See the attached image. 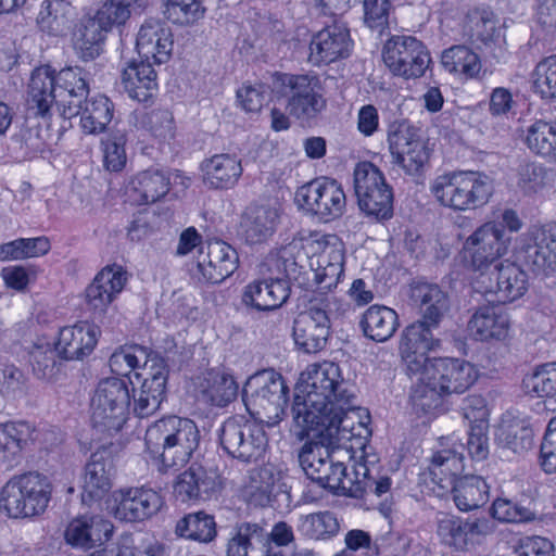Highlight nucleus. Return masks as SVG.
I'll return each instance as SVG.
<instances>
[{"label": "nucleus", "mask_w": 556, "mask_h": 556, "mask_svg": "<svg viewBox=\"0 0 556 556\" xmlns=\"http://www.w3.org/2000/svg\"><path fill=\"white\" fill-rule=\"evenodd\" d=\"M523 383L539 397H555L556 363H546L538 366L533 374L523 380Z\"/></svg>", "instance_id": "obj_59"}, {"label": "nucleus", "mask_w": 556, "mask_h": 556, "mask_svg": "<svg viewBox=\"0 0 556 556\" xmlns=\"http://www.w3.org/2000/svg\"><path fill=\"white\" fill-rule=\"evenodd\" d=\"M53 84L58 94V112L64 119L75 117L76 108L89 94L88 73L80 66H68L56 72L53 68Z\"/></svg>", "instance_id": "obj_21"}, {"label": "nucleus", "mask_w": 556, "mask_h": 556, "mask_svg": "<svg viewBox=\"0 0 556 556\" xmlns=\"http://www.w3.org/2000/svg\"><path fill=\"white\" fill-rule=\"evenodd\" d=\"M65 8L66 4L63 0L47 1L37 18L40 29L49 35H61L68 24V18L64 13Z\"/></svg>", "instance_id": "obj_61"}, {"label": "nucleus", "mask_w": 556, "mask_h": 556, "mask_svg": "<svg viewBox=\"0 0 556 556\" xmlns=\"http://www.w3.org/2000/svg\"><path fill=\"white\" fill-rule=\"evenodd\" d=\"M116 519L140 522L154 516L163 506L161 494L147 486L122 489L115 493Z\"/></svg>", "instance_id": "obj_22"}, {"label": "nucleus", "mask_w": 556, "mask_h": 556, "mask_svg": "<svg viewBox=\"0 0 556 556\" xmlns=\"http://www.w3.org/2000/svg\"><path fill=\"white\" fill-rule=\"evenodd\" d=\"M126 136L116 130L102 140L103 163L106 169L119 172L126 164L125 151Z\"/></svg>", "instance_id": "obj_62"}, {"label": "nucleus", "mask_w": 556, "mask_h": 556, "mask_svg": "<svg viewBox=\"0 0 556 556\" xmlns=\"http://www.w3.org/2000/svg\"><path fill=\"white\" fill-rule=\"evenodd\" d=\"M174 490L182 502L191 500L208 501L218 495L220 481L215 472L192 464L179 475Z\"/></svg>", "instance_id": "obj_32"}, {"label": "nucleus", "mask_w": 556, "mask_h": 556, "mask_svg": "<svg viewBox=\"0 0 556 556\" xmlns=\"http://www.w3.org/2000/svg\"><path fill=\"white\" fill-rule=\"evenodd\" d=\"M552 176L543 164L526 162L518 167L517 185L525 194H533L545 188L552 181Z\"/></svg>", "instance_id": "obj_57"}, {"label": "nucleus", "mask_w": 556, "mask_h": 556, "mask_svg": "<svg viewBox=\"0 0 556 556\" xmlns=\"http://www.w3.org/2000/svg\"><path fill=\"white\" fill-rule=\"evenodd\" d=\"M271 91L288 98L287 110L299 119H311L326 108L318 76L309 74H270Z\"/></svg>", "instance_id": "obj_8"}, {"label": "nucleus", "mask_w": 556, "mask_h": 556, "mask_svg": "<svg viewBox=\"0 0 556 556\" xmlns=\"http://www.w3.org/2000/svg\"><path fill=\"white\" fill-rule=\"evenodd\" d=\"M165 17L177 25H191L202 18L205 8L200 0H163Z\"/></svg>", "instance_id": "obj_55"}, {"label": "nucleus", "mask_w": 556, "mask_h": 556, "mask_svg": "<svg viewBox=\"0 0 556 556\" xmlns=\"http://www.w3.org/2000/svg\"><path fill=\"white\" fill-rule=\"evenodd\" d=\"M113 525L101 516H80L73 519L65 530V540L75 547L92 548L110 540Z\"/></svg>", "instance_id": "obj_37"}, {"label": "nucleus", "mask_w": 556, "mask_h": 556, "mask_svg": "<svg viewBox=\"0 0 556 556\" xmlns=\"http://www.w3.org/2000/svg\"><path fill=\"white\" fill-rule=\"evenodd\" d=\"M156 364L150 365L149 376L143 379L138 391L132 388L134 413L144 418L156 413L167 396L168 366L165 357H155Z\"/></svg>", "instance_id": "obj_23"}, {"label": "nucleus", "mask_w": 556, "mask_h": 556, "mask_svg": "<svg viewBox=\"0 0 556 556\" xmlns=\"http://www.w3.org/2000/svg\"><path fill=\"white\" fill-rule=\"evenodd\" d=\"M492 516L502 522H529L535 519V514L528 507L509 500L497 498L492 505Z\"/></svg>", "instance_id": "obj_63"}, {"label": "nucleus", "mask_w": 556, "mask_h": 556, "mask_svg": "<svg viewBox=\"0 0 556 556\" xmlns=\"http://www.w3.org/2000/svg\"><path fill=\"white\" fill-rule=\"evenodd\" d=\"M525 143L528 149L542 157H556V119H536L527 127Z\"/></svg>", "instance_id": "obj_50"}, {"label": "nucleus", "mask_w": 556, "mask_h": 556, "mask_svg": "<svg viewBox=\"0 0 556 556\" xmlns=\"http://www.w3.org/2000/svg\"><path fill=\"white\" fill-rule=\"evenodd\" d=\"M450 448H441L432 456L430 471L433 480L445 488V481L452 486L456 507L462 511H469L484 505L489 500V486L482 477L473 475L460 476L464 471V445L453 438Z\"/></svg>", "instance_id": "obj_2"}, {"label": "nucleus", "mask_w": 556, "mask_h": 556, "mask_svg": "<svg viewBox=\"0 0 556 556\" xmlns=\"http://www.w3.org/2000/svg\"><path fill=\"white\" fill-rule=\"evenodd\" d=\"M354 190L362 212L377 220L393 216V191L382 172L370 162H361L354 169Z\"/></svg>", "instance_id": "obj_9"}, {"label": "nucleus", "mask_w": 556, "mask_h": 556, "mask_svg": "<svg viewBox=\"0 0 556 556\" xmlns=\"http://www.w3.org/2000/svg\"><path fill=\"white\" fill-rule=\"evenodd\" d=\"M435 526L438 540L451 556L469 553L475 547L476 536L490 532L485 519L462 518L446 513L437 515Z\"/></svg>", "instance_id": "obj_15"}, {"label": "nucleus", "mask_w": 556, "mask_h": 556, "mask_svg": "<svg viewBox=\"0 0 556 556\" xmlns=\"http://www.w3.org/2000/svg\"><path fill=\"white\" fill-rule=\"evenodd\" d=\"M468 329L476 340H503L509 330V318L504 309L491 305L480 306L471 316Z\"/></svg>", "instance_id": "obj_38"}, {"label": "nucleus", "mask_w": 556, "mask_h": 556, "mask_svg": "<svg viewBox=\"0 0 556 556\" xmlns=\"http://www.w3.org/2000/svg\"><path fill=\"white\" fill-rule=\"evenodd\" d=\"M476 289L491 295L489 303H507L521 298L528 289L526 273L516 264L500 262L493 269L479 274Z\"/></svg>", "instance_id": "obj_16"}, {"label": "nucleus", "mask_w": 556, "mask_h": 556, "mask_svg": "<svg viewBox=\"0 0 556 556\" xmlns=\"http://www.w3.org/2000/svg\"><path fill=\"white\" fill-rule=\"evenodd\" d=\"M129 379L109 377L102 379L91 397V425L102 435H113L125 425L131 395Z\"/></svg>", "instance_id": "obj_5"}, {"label": "nucleus", "mask_w": 556, "mask_h": 556, "mask_svg": "<svg viewBox=\"0 0 556 556\" xmlns=\"http://www.w3.org/2000/svg\"><path fill=\"white\" fill-rule=\"evenodd\" d=\"M218 439L222 448L242 463L257 462L268 445L264 422L240 415L229 417L223 422Z\"/></svg>", "instance_id": "obj_7"}, {"label": "nucleus", "mask_w": 556, "mask_h": 556, "mask_svg": "<svg viewBox=\"0 0 556 556\" xmlns=\"http://www.w3.org/2000/svg\"><path fill=\"white\" fill-rule=\"evenodd\" d=\"M52 484L37 471L12 477L0 493V507L14 519L42 515L51 501Z\"/></svg>", "instance_id": "obj_4"}, {"label": "nucleus", "mask_w": 556, "mask_h": 556, "mask_svg": "<svg viewBox=\"0 0 556 556\" xmlns=\"http://www.w3.org/2000/svg\"><path fill=\"white\" fill-rule=\"evenodd\" d=\"M115 475L114 458L108 448L92 453L84 470L81 500L90 505L103 498L112 488Z\"/></svg>", "instance_id": "obj_25"}, {"label": "nucleus", "mask_w": 556, "mask_h": 556, "mask_svg": "<svg viewBox=\"0 0 556 556\" xmlns=\"http://www.w3.org/2000/svg\"><path fill=\"white\" fill-rule=\"evenodd\" d=\"M438 326H429L424 320L408 325L402 332L400 352L409 376L417 375L432 361L428 353L439 345L432 330Z\"/></svg>", "instance_id": "obj_20"}, {"label": "nucleus", "mask_w": 556, "mask_h": 556, "mask_svg": "<svg viewBox=\"0 0 556 556\" xmlns=\"http://www.w3.org/2000/svg\"><path fill=\"white\" fill-rule=\"evenodd\" d=\"M300 208L328 223L341 217L345 211L346 197L336 179L321 177L301 186L295 192Z\"/></svg>", "instance_id": "obj_10"}, {"label": "nucleus", "mask_w": 556, "mask_h": 556, "mask_svg": "<svg viewBox=\"0 0 556 556\" xmlns=\"http://www.w3.org/2000/svg\"><path fill=\"white\" fill-rule=\"evenodd\" d=\"M175 533L187 540L210 543L217 535L215 518L203 510L187 514L176 522Z\"/></svg>", "instance_id": "obj_49"}, {"label": "nucleus", "mask_w": 556, "mask_h": 556, "mask_svg": "<svg viewBox=\"0 0 556 556\" xmlns=\"http://www.w3.org/2000/svg\"><path fill=\"white\" fill-rule=\"evenodd\" d=\"M150 0H106L93 16L106 29L124 25L132 13H141Z\"/></svg>", "instance_id": "obj_53"}, {"label": "nucleus", "mask_w": 556, "mask_h": 556, "mask_svg": "<svg viewBox=\"0 0 556 556\" xmlns=\"http://www.w3.org/2000/svg\"><path fill=\"white\" fill-rule=\"evenodd\" d=\"M351 47L352 39L346 23L341 18H334L331 24H326L323 29L313 35L308 62L320 66L348 58Z\"/></svg>", "instance_id": "obj_19"}, {"label": "nucleus", "mask_w": 556, "mask_h": 556, "mask_svg": "<svg viewBox=\"0 0 556 556\" xmlns=\"http://www.w3.org/2000/svg\"><path fill=\"white\" fill-rule=\"evenodd\" d=\"M12 149L23 159H31L43 152L48 147V138L45 137L38 126H25L11 138Z\"/></svg>", "instance_id": "obj_56"}, {"label": "nucleus", "mask_w": 556, "mask_h": 556, "mask_svg": "<svg viewBox=\"0 0 556 556\" xmlns=\"http://www.w3.org/2000/svg\"><path fill=\"white\" fill-rule=\"evenodd\" d=\"M239 266V255L235 248L223 240L208 241L201 245L198 269L210 283H220L230 277Z\"/></svg>", "instance_id": "obj_24"}, {"label": "nucleus", "mask_w": 556, "mask_h": 556, "mask_svg": "<svg viewBox=\"0 0 556 556\" xmlns=\"http://www.w3.org/2000/svg\"><path fill=\"white\" fill-rule=\"evenodd\" d=\"M392 164L406 174H419L429 160V151L416 130L406 122L391 124L388 132Z\"/></svg>", "instance_id": "obj_17"}, {"label": "nucleus", "mask_w": 556, "mask_h": 556, "mask_svg": "<svg viewBox=\"0 0 556 556\" xmlns=\"http://www.w3.org/2000/svg\"><path fill=\"white\" fill-rule=\"evenodd\" d=\"M424 374L431 386L446 396L460 394L468 390L477 380L475 366L465 359L439 357L425 367Z\"/></svg>", "instance_id": "obj_18"}, {"label": "nucleus", "mask_w": 556, "mask_h": 556, "mask_svg": "<svg viewBox=\"0 0 556 556\" xmlns=\"http://www.w3.org/2000/svg\"><path fill=\"white\" fill-rule=\"evenodd\" d=\"M409 299L421 316L420 320L429 326H438L448 311L450 301L447 293L437 283L416 281L410 285Z\"/></svg>", "instance_id": "obj_34"}, {"label": "nucleus", "mask_w": 556, "mask_h": 556, "mask_svg": "<svg viewBox=\"0 0 556 556\" xmlns=\"http://www.w3.org/2000/svg\"><path fill=\"white\" fill-rule=\"evenodd\" d=\"M127 273L116 264L104 267L86 289L87 303L93 311L104 312L122 292Z\"/></svg>", "instance_id": "obj_35"}, {"label": "nucleus", "mask_w": 556, "mask_h": 556, "mask_svg": "<svg viewBox=\"0 0 556 556\" xmlns=\"http://www.w3.org/2000/svg\"><path fill=\"white\" fill-rule=\"evenodd\" d=\"M434 198L454 211L475 210L488 203L492 179L479 172H454L438 177L431 186Z\"/></svg>", "instance_id": "obj_6"}, {"label": "nucleus", "mask_w": 556, "mask_h": 556, "mask_svg": "<svg viewBox=\"0 0 556 556\" xmlns=\"http://www.w3.org/2000/svg\"><path fill=\"white\" fill-rule=\"evenodd\" d=\"M136 47L144 60L156 64L166 63L174 47L170 27L157 18L146 20L138 31Z\"/></svg>", "instance_id": "obj_28"}, {"label": "nucleus", "mask_w": 556, "mask_h": 556, "mask_svg": "<svg viewBox=\"0 0 556 556\" xmlns=\"http://www.w3.org/2000/svg\"><path fill=\"white\" fill-rule=\"evenodd\" d=\"M509 241L510 237L501 225L485 223L466 239L463 245L464 261L472 270L486 273L491 266L500 263Z\"/></svg>", "instance_id": "obj_13"}, {"label": "nucleus", "mask_w": 556, "mask_h": 556, "mask_svg": "<svg viewBox=\"0 0 556 556\" xmlns=\"http://www.w3.org/2000/svg\"><path fill=\"white\" fill-rule=\"evenodd\" d=\"M518 258L535 275L548 276L556 271V256L548 251L535 228L528 233Z\"/></svg>", "instance_id": "obj_44"}, {"label": "nucleus", "mask_w": 556, "mask_h": 556, "mask_svg": "<svg viewBox=\"0 0 556 556\" xmlns=\"http://www.w3.org/2000/svg\"><path fill=\"white\" fill-rule=\"evenodd\" d=\"M359 325L365 337L376 342H386L393 337L400 321L393 308L375 304L364 312Z\"/></svg>", "instance_id": "obj_41"}, {"label": "nucleus", "mask_w": 556, "mask_h": 556, "mask_svg": "<svg viewBox=\"0 0 556 556\" xmlns=\"http://www.w3.org/2000/svg\"><path fill=\"white\" fill-rule=\"evenodd\" d=\"M76 116L80 117L79 124L84 134L100 135L109 129L114 117V104L103 94L86 98L85 102L76 108Z\"/></svg>", "instance_id": "obj_40"}, {"label": "nucleus", "mask_w": 556, "mask_h": 556, "mask_svg": "<svg viewBox=\"0 0 556 556\" xmlns=\"http://www.w3.org/2000/svg\"><path fill=\"white\" fill-rule=\"evenodd\" d=\"M288 393L282 376L273 369H265L247 380L242 389V401L252 416L264 410L278 417L287 406Z\"/></svg>", "instance_id": "obj_12"}, {"label": "nucleus", "mask_w": 556, "mask_h": 556, "mask_svg": "<svg viewBox=\"0 0 556 556\" xmlns=\"http://www.w3.org/2000/svg\"><path fill=\"white\" fill-rule=\"evenodd\" d=\"M140 124L152 136L162 141L174 138L175 125L173 114L166 109H154L140 117Z\"/></svg>", "instance_id": "obj_60"}, {"label": "nucleus", "mask_w": 556, "mask_h": 556, "mask_svg": "<svg viewBox=\"0 0 556 556\" xmlns=\"http://www.w3.org/2000/svg\"><path fill=\"white\" fill-rule=\"evenodd\" d=\"M53 68L45 65L31 72L27 90V111L43 119L52 116V108L58 109V94L53 84Z\"/></svg>", "instance_id": "obj_31"}, {"label": "nucleus", "mask_w": 556, "mask_h": 556, "mask_svg": "<svg viewBox=\"0 0 556 556\" xmlns=\"http://www.w3.org/2000/svg\"><path fill=\"white\" fill-rule=\"evenodd\" d=\"M109 31L93 16L83 18L74 34V49L77 56L84 62L97 59L103 51Z\"/></svg>", "instance_id": "obj_43"}, {"label": "nucleus", "mask_w": 556, "mask_h": 556, "mask_svg": "<svg viewBox=\"0 0 556 556\" xmlns=\"http://www.w3.org/2000/svg\"><path fill=\"white\" fill-rule=\"evenodd\" d=\"M355 395L351 386L341 377L334 363L312 365L301 374L295 387L291 412L296 434L313 438L299 453V463L306 477L320 488L337 495L364 498L367 495L382 497L391 494L392 481L382 475L375 464L367 460L353 465L352 472L341 462H333L328 447L324 445L354 438L367 439L368 427L358 421L355 426Z\"/></svg>", "instance_id": "obj_1"}, {"label": "nucleus", "mask_w": 556, "mask_h": 556, "mask_svg": "<svg viewBox=\"0 0 556 556\" xmlns=\"http://www.w3.org/2000/svg\"><path fill=\"white\" fill-rule=\"evenodd\" d=\"M291 294L290 283L282 278L253 280L242 291L241 301L248 308L270 312L287 303Z\"/></svg>", "instance_id": "obj_27"}, {"label": "nucleus", "mask_w": 556, "mask_h": 556, "mask_svg": "<svg viewBox=\"0 0 556 556\" xmlns=\"http://www.w3.org/2000/svg\"><path fill=\"white\" fill-rule=\"evenodd\" d=\"M34 428L26 421L0 424V466L11 465L29 440Z\"/></svg>", "instance_id": "obj_45"}, {"label": "nucleus", "mask_w": 556, "mask_h": 556, "mask_svg": "<svg viewBox=\"0 0 556 556\" xmlns=\"http://www.w3.org/2000/svg\"><path fill=\"white\" fill-rule=\"evenodd\" d=\"M471 37L480 42L479 48L483 53L493 59L495 63H505L507 49L504 31L497 25L494 14L490 11H475L470 15Z\"/></svg>", "instance_id": "obj_30"}, {"label": "nucleus", "mask_w": 556, "mask_h": 556, "mask_svg": "<svg viewBox=\"0 0 556 556\" xmlns=\"http://www.w3.org/2000/svg\"><path fill=\"white\" fill-rule=\"evenodd\" d=\"M154 356L163 357L159 352L143 345H126L119 348L111 355L109 365L113 372L125 376L126 371L138 368L141 363L149 367L156 364Z\"/></svg>", "instance_id": "obj_52"}, {"label": "nucleus", "mask_w": 556, "mask_h": 556, "mask_svg": "<svg viewBox=\"0 0 556 556\" xmlns=\"http://www.w3.org/2000/svg\"><path fill=\"white\" fill-rule=\"evenodd\" d=\"M532 89L542 100L556 99V54L536 64L532 73Z\"/></svg>", "instance_id": "obj_54"}, {"label": "nucleus", "mask_w": 556, "mask_h": 556, "mask_svg": "<svg viewBox=\"0 0 556 556\" xmlns=\"http://www.w3.org/2000/svg\"><path fill=\"white\" fill-rule=\"evenodd\" d=\"M138 204H152L164 198L170 187L169 174L160 168L138 173L130 181Z\"/></svg>", "instance_id": "obj_42"}, {"label": "nucleus", "mask_w": 556, "mask_h": 556, "mask_svg": "<svg viewBox=\"0 0 556 556\" xmlns=\"http://www.w3.org/2000/svg\"><path fill=\"white\" fill-rule=\"evenodd\" d=\"M330 301L328 298H314L308 301L293 321V339L305 353H317L327 345L331 333Z\"/></svg>", "instance_id": "obj_11"}, {"label": "nucleus", "mask_w": 556, "mask_h": 556, "mask_svg": "<svg viewBox=\"0 0 556 556\" xmlns=\"http://www.w3.org/2000/svg\"><path fill=\"white\" fill-rule=\"evenodd\" d=\"M514 549L517 556H555L553 542L540 535L519 539Z\"/></svg>", "instance_id": "obj_64"}, {"label": "nucleus", "mask_w": 556, "mask_h": 556, "mask_svg": "<svg viewBox=\"0 0 556 556\" xmlns=\"http://www.w3.org/2000/svg\"><path fill=\"white\" fill-rule=\"evenodd\" d=\"M226 556H277L270 554L269 534L255 522L237 523L228 539ZM294 556H313L305 552Z\"/></svg>", "instance_id": "obj_29"}, {"label": "nucleus", "mask_w": 556, "mask_h": 556, "mask_svg": "<svg viewBox=\"0 0 556 556\" xmlns=\"http://www.w3.org/2000/svg\"><path fill=\"white\" fill-rule=\"evenodd\" d=\"M441 64L451 74L466 79L478 78L481 72L479 55L465 45H455L442 52Z\"/></svg>", "instance_id": "obj_46"}, {"label": "nucleus", "mask_w": 556, "mask_h": 556, "mask_svg": "<svg viewBox=\"0 0 556 556\" xmlns=\"http://www.w3.org/2000/svg\"><path fill=\"white\" fill-rule=\"evenodd\" d=\"M201 388V396L205 403L225 407L237 397L239 386L230 375L210 372Z\"/></svg>", "instance_id": "obj_51"}, {"label": "nucleus", "mask_w": 556, "mask_h": 556, "mask_svg": "<svg viewBox=\"0 0 556 556\" xmlns=\"http://www.w3.org/2000/svg\"><path fill=\"white\" fill-rule=\"evenodd\" d=\"M200 431L189 418L163 417L146 431V446L164 469L185 466L200 444Z\"/></svg>", "instance_id": "obj_3"}, {"label": "nucleus", "mask_w": 556, "mask_h": 556, "mask_svg": "<svg viewBox=\"0 0 556 556\" xmlns=\"http://www.w3.org/2000/svg\"><path fill=\"white\" fill-rule=\"evenodd\" d=\"M533 430L521 419L503 421L496 430L495 443L503 450L521 454L533 446Z\"/></svg>", "instance_id": "obj_48"}, {"label": "nucleus", "mask_w": 556, "mask_h": 556, "mask_svg": "<svg viewBox=\"0 0 556 556\" xmlns=\"http://www.w3.org/2000/svg\"><path fill=\"white\" fill-rule=\"evenodd\" d=\"M279 210L268 204H251L242 213L238 226V236L247 244L266 242L279 224Z\"/></svg>", "instance_id": "obj_26"}, {"label": "nucleus", "mask_w": 556, "mask_h": 556, "mask_svg": "<svg viewBox=\"0 0 556 556\" xmlns=\"http://www.w3.org/2000/svg\"><path fill=\"white\" fill-rule=\"evenodd\" d=\"M99 333V328L88 321L64 327L59 332L55 351L64 359H81L93 351Z\"/></svg>", "instance_id": "obj_33"}, {"label": "nucleus", "mask_w": 556, "mask_h": 556, "mask_svg": "<svg viewBox=\"0 0 556 556\" xmlns=\"http://www.w3.org/2000/svg\"><path fill=\"white\" fill-rule=\"evenodd\" d=\"M384 64L396 76L405 79L421 77L431 63L422 41L413 36H393L382 51Z\"/></svg>", "instance_id": "obj_14"}, {"label": "nucleus", "mask_w": 556, "mask_h": 556, "mask_svg": "<svg viewBox=\"0 0 556 556\" xmlns=\"http://www.w3.org/2000/svg\"><path fill=\"white\" fill-rule=\"evenodd\" d=\"M122 85L131 99L142 103L151 100L157 90L156 72L151 62H130L122 73Z\"/></svg>", "instance_id": "obj_39"}, {"label": "nucleus", "mask_w": 556, "mask_h": 556, "mask_svg": "<svg viewBox=\"0 0 556 556\" xmlns=\"http://www.w3.org/2000/svg\"><path fill=\"white\" fill-rule=\"evenodd\" d=\"M203 182L213 190H229L243 173L241 159L237 154L219 153L201 163Z\"/></svg>", "instance_id": "obj_36"}, {"label": "nucleus", "mask_w": 556, "mask_h": 556, "mask_svg": "<svg viewBox=\"0 0 556 556\" xmlns=\"http://www.w3.org/2000/svg\"><path fill=\"white\" fill-rule=\"evenodd\" d=\"M296 530L306 539L328 541L338 535L340 522L334 513L323 510L300 516Z\"/></svg>", "instance_id": "obj_47"}, {"label": "nucleus", "mask_w": 556, "mask_h": 556, "mask_svg": "<svg viewBox=\"0 0 556 556\" xmlns=\"http://www.w3.org/2000/svg\"><path fill=\"white\" fill-rule=\"evenodd\" d=\"M416 376H419V383L415 387L410 395L413 405L424 413H431L440 408L443 404V397L446 395L443 392H439L438 387L430 384V381L426 379L424 369Z\"/></svg>", "instance_id": "obj_58"}]
</instances>
